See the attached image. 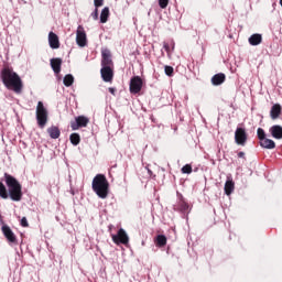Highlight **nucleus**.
I'll list each match as a JSON object with an SVG mask.
<instances>
[{
    "instance_id": "1",
    "label": "nucleus",
    "mask_w": 282,
    "mask_h": 282,
    "mask_svg": "<svg viewBox=\"0 0 282 282\" xmlns=\"http://www.w3.org/2000/svg\"><path fill=\"white\" fill-rule=\"evenodd\" d=\"M4 181L9 188V193L6 185L0 182V197L2 199H8V197H10L12 202H21V199H23V187L21 186V183L8 173H4Z\"/></svg>"
},
{
    "instance_id": "2",
    "label": "nucleus",
    "mask_w": 282,
    "mask_h": 282,
    "mask_svg": "<svg viewBox=\"0 0 282 282\" xmlns=\"http://www.w3.org/2000/svg\"><path fill=\"white\" fill-rule=\"evenodd\" d=\"M1 76L2 83L7 89H12L14 94H21V91H23V82L21 80V77L11 68H4Z\"/></svg>"
},
{
    "instance_id": "3",
    "label": "nucleus",
    "mask_w": 282,
    "mask_h": 282,
    "mask_svg": "<svg viewBox=\"0 0 282 282\" xmlns=\"http://www.w3.org/2000/svg\"><path fill=\"white\" fill-rule=\"evenodd\" d=\"M93 191L100 199L109 197V181L104 174H97L93 178Z\"/></svg>"
},
{
    "instance_id": "4",
    "label": "nucleus",
    "mask_w": 282,
    "mask_h": 282,
    "mask_svg": "<svg viewBox=\"0 0 282 282\" xmlns=\"http://www.w3.org/2000/svg\"><path fill=\"white\" fill-rule=\"evenodd\" d=\"M47 108L43 105V101H39L36 106V120L40 129H45V124H47Z\"/></svg>"
},
{
    "instance_id": "5",
    "label": "nucleus",
    "mask_w": 282,
    "mask_h": 282,
    "mask_svg": "<svg viewBox=\"0 0 282 282\" xmlns=\"http://www.w3.org/2000/svg\"><path fill=\"white\" fill-rule=\"evenodd\" d=\"M2 235L7 239L8 243H11L13 246H17L19 243V240L17 239V235H14V231H12V228L8 225H3L1 227Z\"/></svg>"
},
{
    "instance_id": "6",
    "label": "nucleus",
    "mask_w": 282,
    "mask_h": 282,
    "mask_svg": "<svg viewBox=\"0 0 282 282\" xmlns=\"http://www.w3.org/2000/svg\"><path fill=\"white\" fill-rule=\"evenodd\" d=\"M235 142L239 147H246V142H248V132H246L245 128H237L235 131Z\"/></svg>"
},
{
    "instance_id": "7",
    "label": "nucleus",
    "mask_w": 282,
    "mask_h": 282,
    "mask_svg": "<svg viewBox=\"0 0 282 282\" xmlns=\"http://www.w3.org/2000/svg\"><path fill=\"white\" fill-rule=\"evenodd\" d=\"M112 241L117 246H120V243L127 246V243H129V236L127 235V231L121 228L118 230L117 235H112Z\"/></svg>"
},
{
    "instance_id": "8",
    "label": "nucleus",
    "mask_w": 282,
    "mask_h": 282,
    "mask_svg": "<svg viewBox=\"0 0 282 282\" xmlns=\"http://www.w3.org/2000/svg\"><path fill=\"white\" fill-rule=\"evenodd\" d=\"M142 77L134 76L130 79V94H140L142 91Z\"/></svg>"
},
{
    "instance_id": "9",
    "label": "nucleus",
    "mask_w": 282,
    "mask_h": 282,
    "mask_svg": "<svg viewBox=\"0 0 282 282\" xmlns=\"http://www.w3.org/2000/svg\"><path fill=\"white\" fill-rule=\"evenodd\" d=\"M87 124H89V118L85 116H78L76 117L75 121L70 122V129L73 131H78V129L87 127Z\"/></svg>"
},
{
    "instance_id": "10",
    "label": "nucleus",
    "mask_w": 282,
    "mask_h": 282,
    "mask_svg": "<svg viewBox=\"0 0 282 282\" xmlns=\"http://www.w3.org/2000/svg\"><path fill=\"white\" fill-rule=\"evenodd\" d=\"M76 43L79 47H85V45H87V33L85 32V28H83V25L77 28Z\"/></svg>"
},
{
    "instance_id": "11",
    "label": "nucleus",
    "mask_w": 282,
    "mask_h": 282,
    "mask_svg": "<svg viewBox=\"0 0 282 282\" xmlns=\"http://www.w3.org/2000/svg\"><path fill=\"white\" fill-rule=\"evenodd\" d=\"M189 208L191 206L188 205L184 196L178 195V202L176 205H174V210H177L178 213H188Z\"/></svg>"
},
{
    "instance_id": "12",
    "label": "nucleus",
    "mask_w": 282,
    "mask_h": 282,
    "mask_svg": "<svg viewBox=\"0 0 282 282\" xmlns=\"http://www.w3.org/2000/svg\"><path fill=\"white\" fill-rule=\"evenodd\" d=\"M100 75H101L104 83H112L113 67H101Z\"/></svg>"
},
{
    "instance_id": "13",
    "label": "nucleus",
    "mask_w": 282,
    "mask_h": 282,
    "mask_svg": "<svg viewBox=\"0 0 282 282\" xmlns=\"http://www.w3.org/2000/svg\"><path fill=\"white\" fill-rule=\"evenodd\" d=\"M48 45L52 50H58V47H61V41L58 40V35H56V33H48Z\"/></svg>"
},
{
    "instance_id": "14",
    "label": "nucleus",
    "mask_w": 282,
    "mask_h": 282,
    "mask_svg": "<svg viewBox=\"0 0 282 282\" xmlns=\"http://www.w3.org/2000/svg\"><path fill=\"white\" fill-rule=\"evenodd\" d=\"M101 67H113V59H111V53L109 51L101 54Z\"/></svg>"
},
{
    "instance_id": "15",
    "label": "nucleus",
    "mask_w": 282,
    "mask_h": 282,
    "mask_svg": "<svg viewBox=\"0 0 282 282\" xmlns=\"http://www.w3.org/2000/svg\"><path fill=\"white\" fill-rule=\"evenodd\" d=\"M63 65V59L61 57L51 59V67L54 74H61V66Z\"/></svg>"
},
{
    "instance_id": "16",
    "label": "nucleus",
    "mask_w": 282,
    "mask_h": 282,
    "mask_svg": "<svg viewBox=\"0 0 282 282\" xmlns=\"http://www.w3.org/2000/svg\"><path fill=\"white\" fill-rule=\"evenodd\" d=\"M269 131H270L272 138H274L275 140H282V127L281 126H279V124L272 126Z\"/></svg>"
},
{
    "instance_id": "17",
    "label": "nucleus",
    "mask_w": 282,
    "mask_h": 282,
    "mask_svg": "<svg viewBox=\"0 0 282 282\" xmlns=\"http://www.w3.org/2000/svg\"><path fill=\"white\" fill-rule=\"evenodd\" d=\"M226 83V74L218 73L212 77V84L215 86L224 85Z\"/></svg>"
},
{
    "instance_id": "18",
    "label": "nucleus",
    "mask_w": 282,
    "mask_h": 282,
    "mask_svg": "<svg viewBox=\"0 0 282 282\" xmlns=\"http://www.w3.org/2000/svg\"><path fill=\"white\" fill-rule=\"evenodd\" d=\"M47 133L52 140H58V138H61V129L56 126L47 128Z\"/></svg>"
},
{
    "instance_id": "19",
    "label": "nucleus",
    "mask_w": 282,
    "mask_h": 282,
    "mask_svg": "<svg viewBox=\"0 0 282 282\" xmlns=\"http://www.w3.org/2000/svg\"><path fill=\"white\" fill-rule=\"evenodd\" d=\"M260 147H262V149H276V143L272 139L265 138L260 141Z\"/></svg>"
},
{
    "instance_id": "20",
    "label": "nucleus",
    "mask_w": 282,
    "mask_h": 282,
    "mask_svg": "<svg viewBox=\"0 0 282 282\" xmlns=\"http://www.w3.org/2000/svg\"><path fill=\"white\" fill-rule=\"evenodd\" d=\"M270 116L272 120H276L281 116V105L275 104L271 107Z\"/></svg>"
},
{
    "instance_id": "21",
    "label": "nucleus",
    "mask_w": 282,
    "mask_h": 282,
    "mask_svg": "<svg viewBox=\"0 0 282 282\" xmlns=\"http://www.w3.org/2000/svg\"><path fill=\"white\" fill-rule=\"evenodd\" d=\"M263 41V37L261 36V34L259 33H256V34H252L250 37H249V43L250 45H261V42Z\"/></svg>"
},
{
    "instance_id": "22",
    "label": "nucleus",
    "mask_w": 282,
    "mask_h": 282,
    "mask_svg": "<svg viewBox=\"0 0 282 282\" xmlns=\"http://www.w3.org/2000/svg\"><path fill=\"white\" fill-rule=\"evenodd\" d=\"M232 191H235V181L234 180H228L225 183V193L227 195H232Z\"/></svg>"
},
{
    "instance_id": "23",
    "label": "nucleus",
    "mask_w": 282,
    "mask_h": 282,
    "mask_svg": "<svg viewBox=\"0 0 282 282\" xmlns=\"http://www.w3.org/2000/svg\"><path fill=\"white\" fill-rule=\"evenodd\" d=\"M107 21H109V7L104 8L100 13V23H107Z\"/></svg>"
},
{
    "instance_id": "24",
    "label": "nucleus",
    "mask_w": 282,
    "mask_h": 282,
    "mask_svg": "<svg viewBox=\"0 0 282 282\" xmlns=\"http://www.w3.org/2000/svg\"><path fill=\"white\" fill-rule=\"evenodd\" d=\"M155 245L159 248H164V246H166V236L164 235L156 236Z\"/></svg>"
},
{
    "instance_id": "25",
    "label": "nucleus",
    "mask_w": 282,
    "mask_h": 282,
    "mask_svg": "<svg viewBox=\"0 0 282 282\" xmlns=\"http://www.w3.org/2000/svg\"><path fill=\"white\" fill-rule=\"evenodd\" d=\"M171 45H172V50H171ZM171 45L166 42L163 43V48L165 50V52L167 54V58H171L172 52H173V50H175V42H172Z\"/></svg>"
},
{
    "instance_id": "26",
    "label": "nucleus",
    "mask_w": 282,
    "mask_h": 282,
    "mask_svg": "<svg viewBox=\"0 0 282 282\" xmlns=\"http://www.w3.org/2000/svg\"><path fill=\"white\" fill-rule=\"evenodd\" d=\"M69 140L74 147H78V144H80V134L72 133L69 137Z\"/></svg>"
},
{
    "instance_id": "27",
    "label": "nucleus",
    "mask_w": 282,
    "mask_h": 282,
    "mask_svg": "<svg viewBox=\"0 0 282 282\" xmlns=\"http://www.w3.org/2000/svg\"><path fill=\"white\" fill-rule=\"evenodd\" d=\"M64 85L65 87H72L74 85V76L72 74L65 75Z\"/></svg>"
},
{
    "instance_id": "28",
    "label": "nucleus",
    "mask_w": 282,
    "mask_h": 282,
    "mask_svg": "<svg viewBox=\"0 0 282 282\" xmlns=\"http://www.w3.org/2000/svg\"><path fill=\"white\" fill-rule=\"evenodd\" d=\"M257 135H258V139L260 140V142L262 140H265V130H263V128H258Z\"/></svg>"
},
{
    "instance_id": "29",
    "label": "nucleus",
    "mask_w": 282,
    "mask_h": 282,
    "mask_svg": "<svg viewBox=\"0 0 282 282\" xmlns=\"http://www.w3.org/2000/svg\"><path fill=\"white\" fill-rule=\"evenodd\" d=\"M182 173H185L187 175H191L193 173V166L191 164H186L182 167Z\"/></svg>"
},
{
    "instance_id": "30",
    "label": "nucleus",
    "mask_w": 282,
    "mask_h": 282,
    "mask_svg": "<svg viewBox=\"0 0 282 282\" xmlns=\"http://www.w3.org/2000/svg\"><path fill=\"white\" fill-rule=\"evenodd\" d=\"M20 225L22 226V228H29L30 227V223H28L26 217H22V219L20 220Z\"/></svg>"
},
{
    "instance_id": "31",
    "label": "nucleus",
    "mask_w": 282,
    "mask_h": 282,
    "mask_svg": "<svg viewBox=\"0 0 282 282\" xmlns=\"http://www.w3.org/2000/svg\"><path fill=\"white\" fill-rule=\"evenodd\" d=\"M159 6L162 10H165L169 7V0H159Z\"/></svg>"
},
{
    "instance_id": "32",
    "label": "nucleus",
    "mask_w": 282,
    "mask_h": 282,
    "mask_svg": "<svg viewBox=\"0 0 282 282\" xmlns=\"http://www.w3.org/2000/svg\"><path fill=\"white\" fill-rule=\"evenodd\" d=\"M174 68L172 66H165L166 76H173Z\"/></svg>"
},
{
    "instance_id": "33",
    "label": "nucleus",
    "mask_w": 282,
    "mask_h": 282,
    "mask_svg": "<svg viewBox=\"0 0 282 282\" xmlns=\"http://www.w3.org/2000/svg\"><path fill=\"white\" fill-rule=\"evenodd\" d=\"M94 3L95 8L98 9L101 8L102 3H105V0H94Z\"/></svg>"
},
{
    "instance_id": "34",
    "label": "nucleus",
    "mask_w": 282,
    "mask_h": 282,
    "mask_svg": "<svg viewBox=\"0 0 282 282\" xmlns=\"http://www.w3.org/2000/svg\"><path fill=\"white\" fill-rule=\"evenodd\" d=\"M91 17L94 21H98V9H95V11L91 13Z\"/></svg>"
},
{
    "instance_id": "35",
    "label": "nucleus",
    "mask_w": 282,
    "mask_h": 282,
    "mask_svg": "<svg viewBox=\"0 0 282 282\" xmlns=\"http://www.w3.org/2000/svg\"><path fill=\"white\" fill-rule=\"evenodd\" d=\"M108 91L112 95L116 96V88H108Z\"/></svg>"
},
{
    "instance_id": "36",
    "label": "nucleus",
    "mask_w": 282,
    "mask_h": 282,
    "mask_svg": "<svg viewBox=\"0 0 282 282\" xmlns=\"http://www.w3.org/2000/svg\"><path fill=\"white\" fill-rule=\"evenodd\" d=\"M238 158H241L242 160H246V153L245 152H239Z\"/></svg>"
}]
</instances>
